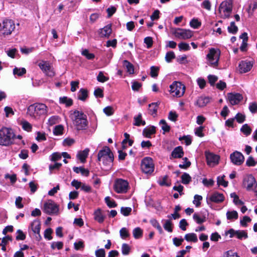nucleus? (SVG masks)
I'll return each mask as SVG.
<instances>
[{"instance_id": "obj_38", "label": "nucleus", "mask_w": 257, "mask_h": 257, "mask_svg": "<svg viewBox=\"0 0 257 257\" xmlns=\"http://www.w3.org/2000/svg\"><path fill=\"white\" fill-rule=\"evenodd\" d=\"M227 30L229 33L235 34L238 31V27L235 25L234 22H232L230 23V26L228 27Z\"/></svg>"}, {"instance_id": "obj_25", "label": "nucleus", "mask_w": 257, "mask_h": 257, "mask_svg": "<svg viewBox=\"0 0 257 257\" xmlns=\"http://www.w3.org/2000/svg\"><path fill=\"white\" fill-rule=\"evenodd\" d=\"M31 229L34 233L40 232L41 222L39 220H34L31 224Z\"/></svg>"}, {"instance_id": "obj_61", "label": "nucleus", "mask_w": 257, "mask_h": 257, "mask_svg": "<svg viewBox=\"0 0 257 257\" xmlns=\"http://www.w3.org/2000/svg\"><path fill=\"white\" fill-rule=\"evenodd\" d=\"M257 163L252 156H249L246 161V165L247 166H254Z\"/></svg>"}, {"instance_id": "obj_24", "label": "nucleus", "mask_w": 257, "mask_h": 257, "mask_svg": "<svg viewBox=\"0 0 257 257\" xmlns=\"http://www.w3.org/2000/svg\"><path fill=\"white\" fill-rule=\"evenodd\" d=\"M94 219L99 223H102L105 218V215L103 214L102 211L100 209H98L94 213Z\"/></svg>"}, {"instance_id": "obj_59", "label": "nucleus", "mask_w": 257, "mask_h": 257, "mask_svg": "<svg viewBox=\"0 0 257 257\" xmlns=\"http://www.w3.org/2000/svg\"><path fill=\"white\" fill-rule=\"evenodd\" d=\"M178 47L180 51H187L190 49V47L188 44L181 42L178 44Z\"/></svg>"}, {"instance_id": "obj_60", "label": "nucleus", "mask_w": 257, "mask_h": 257, "mask_svg": "<svg viewBox=\"0 0 257 257\" xmlns=\"http://www.w3.org/2000/svg\"><path fill=\"white\" fill-rule=\"evenodd\" d=\"M94 95L97 98H102L103 97V89L100 88H96L94 91Z\"/></svg>"}, {"instance_id": "obj_63", "label": "nucleus", "mask_w": 257, "mask_h": 257, "mask_svg": "<svg viewBox=\"0 0 257 257\" xmlns=\"http://www.w3.org/2000/svg\"><path fill=\"white\" fill-rule=\"evenodd\" d=\"M22 127L23 128L28 132L31 131L32 127L31 124L28 121H25L22 122Z\"/></svg>"}, {"instance_id": "obj_1", "label": "nucleus", "mask_w": 257, "mask_h": 257, "mask_svg": "<svg viewBox=\"0 0 257 257\" xmlns=\"http://www.w3.org/2000/svg\"><path fill=\"white\" fill-rule=\"evenodd\" d=\"M70 117L72 120L73 124L77 131L87 129L88 124L87 116L82 111L77 110L71 111Z\"/></svg>"}, {"instance_id": "obj_50", "label": "nucleus", "mask_w": 257, "mask_h": 257, "mask_svg": "<svg viewBox=\"0 0 257 257\" xmlns=\"http://www.w3.org/2000/svg\"><path fill=\"white\" fill-rule=\"evenodd\" d=\"M82 55L84 56L88 60H92L95 57L94 54L90 53L87 49H85L82 51Z\"/></svg>"}, {"instance_id": "obj_7", "label": "nucleus", "mask_w": 257, "mask_h": 257, "mask_svg": "<svg viewBox=\"0 0 257 257\" xmlns=\"http://www.w3.org/2000/svg\"><path fill=\"white\" fill-rule=\"evenodd\" d=\"M141 169L146 174H151L154 170V165L152 159L145 157L141 162Z\"/></svg>"}, {"instance_id": "obj_12", "label": "nucleus", "mask_w": 257, "mask_h": 257, "mask_svg": "<svg viewBox=\"0 0 257 257\" xmlns=\"http://www.w3.org/2000/svg\"><path fill=\"white\" fill-rule=\"evenodd\" d=\"M231 162L235 165H241L244 161V157L242 154L238 151H235L230 155Z\"/></svg>"}, {"instance_id": "obj_33", "label": "nucleus", "mask_w": 257, "mask_h": 257, "mask_svg": "<svg viewBox=\"0 0 257 257\" xmlns=\"http://www.w3.org/2000/svg\"><path fill=\"white\" fill-rule=\"evenodd\" d=\"M226 217L228 220L237 219L238 218V213L236 211H227Z\"/></svg>"}, {"instance_id": "obj_40", "label": "nucleus", "mask_w": 257, "mask_h": 257, "mask_svg": "<svg viewBox=\"0 0 257 257\" xmlns=\"http://www.w3.org/2000/svg\"><path fill=\"white\" fill-rule=\"evenodd\" d=\"M26 73V70L24 68H18L15 67L13 69V73L14 75H17L19 76H22Z\"/></svg>"}, {"instance_id": "obj_17", "label": "nucleus", "mask_w": 257, "mask_h": 257, "mask_svg": "<svg viewBox=\"0 0 257 257\" xmlns=\"http://www.w3.org/2000/svg\"><path fill=\"white\" fill-rule=\"evenodd\" d=\"M205 156L208 165H213L218 164L219 159V156L210 152H206Z\"/></svg>"}, {"instance_id": "obj_47", "label": "nucleus", "mask_w": 257, "mask_h": 257, "mask_svg": "<svg viewBox=\"0 0 257 257\" xmlns=\"http://www.w3.org/2000/svg\"><path fill=\"white\" fill-rule=\"evenodd\" d=\"M160 124L162 125L161 128L164 132H168L170 131V127L168 125L166 121L164 119H161Z\"/></svg>"}, {"instance_id": "obj_45", "label": "nucleus", "mask_w": 257, "mask_h": 257, "mask_svg": "<svg viewBox=\"0 0 257 257\" xmlns=\"http://www.w3.org/2000/svg\"><path fill=\"white\" fill-rule=\"evenodd\" d=\"M105 201L107 205L110 208L115 207L117 206L115 201L113 200H111L110 198L108 196L105 197Z\"/></svg>"}, {"instance_id": "obj_64", "label": "nucleus", "mask_w": 257, "mask_h": 257, "mask_svg": "<svg viewBox=\"0 0 257 257\" xmlns=\"http://www.w3.org/2000/svg\"><path fill=\"white\" fill-rule=\"evenodd\" d=\"M95 255L96 257H105V251L103 248L97 249L95 251Z\"/></svg>"}, {"instance_id": "obj_41", "label": "nucleus", "mask_w": 257, "mask_h": 257, "mask_svg": "<svg viewBox=\"0 0 257 257\" xmlns=\"http://www.w3.org/2000/svg\"><path fill=\"white\" fill-rule=\"evenodd\" d=\"M235 235L238 239H241L242 238H247L248 235L245 230H236Z\"/></svg>"}, {"instance_id": "obj_9", "label": "nucleus", "mask_w": 257, "mask_h": 257, "mask_svg": "<svg viewBox=\"0 0 257 257\" xmlns=\"http://www.w3.org/2000/svg\"><path fill=\"white\" fill-rule=\"evenodd\" d=\"M128 183L122 179H117L114 184V189L118 193H124L127 191Z\"/></svg>"}, {"instance_id": "obj_4", "label": "nucleus", "mask_w": 257, "mask_h": 257, "mask_svg": "<svg viewBox=\"0 0 257 257\" xmlns=\"http://www.w3.org/2000/svg\"><path fill=\"white\" fill-rule=\"evenodd\" d=\"M98 161H102L106 165H110L114 160L113 154L109 147L105 146L100 150L97 155Z\"/></svg>"}, {"instance_id": "obj_26", "label": "nucleus", "mask_w": 257, "mask_h": 257, "mask_svg": "<svg viewBox=\"0 0 257 257\" xmlns=\"http://www.w3.org/2000/svg\"><path fill=\"white\" fill-rule=\"evenodd\" d=\"M156 133V127L151 126L149 127L145 128L143 131V135L146 137L150 138L151 136Z\"/></svg>"}, {"instance_id": "obj_53", "label": "nucleus", "mask_w": 257, "mask_h": 257, "mask_svg": "<svg viewBox=\"0 0 257 257\" xmlns=\"http://www.w3.org/2000/svg\"><path fill=\"white\" fill-rule=\"evenodd\" d=\"M52 232L53 230L51 228H47L44 231V237L48 240H51L52 239V236H51Z\"/></svg>"}, {"instance_id": "obj_34", "label": "nucleus", "mask_w": 257, "mask_h": 257, "mask_svg": "<svg viewBox=\"0 0 257 257\" xmlns=\"http://www.w3.org/2000/svg\"><path fill=\"white\" fill-rule=\"evenodd\" d=\"M150 223L153 225V226H154V227L158 229V231L159 232V233L160 234H162L163 233V230L161 225H160L159 223L156 219H151L150 220Z\"/></svg>"}, {"instance_id": "obj_62", "label": "nucleus", "mask_w": 257, "mask_h": 257, "mask_svg": "<svg viewBox=\"0 0 257 257\" xmlns=\"http://www.w3.org/2000/svg\"><path fill=\"white\" fill-rule=\"evenodd\" d=\"M193 219L198 224H201L205 221V218H201L197 213L193 215Z\"/></svg>"}, {"instance_id": "obj_5", "label": "nucleus", "mask_w": 257, "mask_h": 257, "mask_svg": "<svg viewBox=\"0 0 257 257\" xmlns=\"http://www.w3.org/2000/svg\"><path fill=\"white\" fill-rule=\"evenodd\" d=\"M232 10V2L231 0L223 2L219 8V12L222 18H228Z\"/></svg>"}, {"instance_id": "obj_32", "label": "nucleus", "mask_w": 257, "mask_h": 257, "mask_svg": "<svg viewBox=\"0 0 257 257\" xmlns=\"http://www.w3.org/2000/svg\"><path fill=\"white\" fill-rule=\"evenodd\" d=\"M184 239L188 241H192L194 242H196L198 241L197 236L194 233H190L185 234Z\"/></svg>"}, {"instance_id": "obj_3", "label": "nucleus", "mask_w": 257, "mask_h": 257, "mask_svg": "<svg viewBox=\"0 0 257 257\" xmlns=\"http://www.w3.org/2000/svg\"><path fill=\"white\" fill-rule=\"evenodd\" d=\"M47 112L48 107L44 103H36L30 105L27 109V114L36 119L46 115Z\"/></svg>"}, {"instance_id": "obj_39", "label": "nucleus", "mask_w": 257, "mask_h": 257, "mask_svg": "<svg viewBox=\"0 0 257 257\" xmlns=\"http://www.w3.org/2000/svg\"><path fill=\"white\" fill-rule=\"evenodd\" d=\"M182 183L184 184H188L191 181V177L187 173H184L181 176Z\"/></svg>"}, {"instance_id": "obj_43", "label": "nucleus", "mask_w": 257, "mask_h": 257, "mask_svg": "<svg viewBox=\"0 0 257 257\" xmlns=\"http://www.w3.org/2000/svg\"><path fill=\"white\" fill-rule=\"evenodd\" d=\"M230 197L233 198V203L235 205H241L243 204V201L239 200L238 196L235 194V193H231Z\"/></svg>"}, {"instance_id": "obj_2", "label": "nucleus", "mask_w": 257, "mask_h": 257, "mask_svg": "<svg viewBox=\"0 0 257 257\" xmlns=\"http://www.w3.org/2000/svg\"><path fill=\"white\" fill-rule=\"evenodd\" d=\"M15 139L16 135L12 129L6 127L0 129V145L9 146L15 143L20 145L15 142Z\"/></svg>"}, {"instance_id": "obj_49", "label": "nucleus", "mask_w": 257, "mask_h": 257, "mask_svg": "<svg viewBox=\"0 0 257 257\" xmlns=\"http://www.w3.org/2000/svg\"><path fill=\"white\" fill-rule=\"evenodd\" d=\"M203 198L201 195H195L194 197L193 203L195 205L196 207H198L201 205V201Z\"/></svg>"}, {"instance_id": "obj_19", "label": "nucleus", "mask_w": 257, "mask_h": 257, "mask_svg": "<svg viewBox=\"0 0 257 257\" xmlns=\"http://www.w3.org/2000/svg\"><path fill=\"white\" fill-rule=\"evenodd\" d=\"M228 98L232 105H235L242 100V96L239 93H228Z\"/></svg>"}, {"instance_id": "obj_46", "label": "nucleus", "mask_w": 257, "mask_h": 257, "mask_svg": "<svg viewBox=\"0 0 257 257\" xmlns=\"http://www.w3.org/2000/svg\"><path fill=\"white\" fill-rule=\"evenodd\" d=\"M64 128L62 125H58L55 127L53 130V133L55 135L58 136L63 134Z\"/></svg>"}, {"instance_id": "obj_52", "label": "nucleus", "mask_w": 257, "mask_h": 257, "mask_svg": "<svg viewBox=\"0 0 257 257\" xmlns=\"http://www.w3.org/2000/svg\"><path fill=\"white\" fill-rule=\"evenodd\" d=\"M120 236L123 239H125L130 236L128 230L125 227L122 228L120 231Z\"/></svg>"}, {"instance_id": "obj_10", "label": "nucleus", "mask_w": 257, "mask_h": 257, "mask_svg": "<svg viewBox=\"0 0 257 257\" xmlns=\"http://www.w3.org/2000/svg\"><path fill=\"white\" fill-rule=\"evenodd\" d=\"M58 211V206L52 200H49L44 204L43 211L47 214H57Z\"/></svg>"}, {"instance_id": "obj_58", "label": "nucleus", "mask_w": 257, "mask_h": 257, "mask_svg": "<svg viewBox=\"0 0 257 257\" xmlns=\"http://www.w3.org/2000/svg\"><path fill=\"white\" fill-rule=\"evenodd\" d=\"M234 118V119H235L238 123H241L245 120V116L240 113H237Z\"/></svg>"}, {"instance_id": "obj_16", "label": "nucleus", "mask_w": 257, "mask_h": 257, "mask_svg": "<svg viewBox=\"0 0 257 257\" xmlns=\"http://www.w3.org/2000/svg\"><path fill=\"white\" fill-rule=\"evenodd\" d=\"M253 63L250 61H241L239 64V70L240 73H243L247 72L252 68Z\"/></svg>"}, {"instance_id": "obj_35", "label": "nucleus", "mask_w": 257, "mask_h": 257, "mask_svg": "<svg viewBox=\"0 0 257 257\" xmlns=\"http://www.w3.org/2000/svg\"><path fill=\"white\" fill-rule=\"evenodd\" d=\"M133 234L134 237L138 239L141 238L143 235V230L140 227H136L135 228L133 231Z\"/></svg>"}, {"instance_id": "obj_44", "label": "nucleus", "mask_w": 257, "mask_h": 257, "mask_svg": "<svg viewBox=\"0 0 257 257\" xmlns=\"http://www.w3.org/2000/svg\"><path fill=\"white\" fill-rule=\"evenodd\" d=\"M109 78L104 75L103 72L100 71L97 76V80L100 82L103 83L108 80Z\"/></svg>"}, {"instance_id": "obj_28", "label": "nucleus", "mask_w": 257, "mask_h": 257, "mask_svg": "<svg viewBox=\"0 0 257 257\" xmlns=\"http://www.w3.org/2000/svg\"><path fill=\"white\" fill-rule=\"evenodd\" d=\"M123 66L126 68L127 72L130 74H132L134 73V65L131 63L127 60H123Z\"/></svg>"}, {"instance_id": "obj_54", "label": "nucleus", "mask_w": 257, "mask_h": 257, "mask_svg": "<svg viewBox=\"0 0 257 257\" xmlns=\"http://www.w3.org/2000/svg\"><path fill=\"white\" fill-rule=\"evenodd\" d=\"M184 161L183 164H180L179 165V168L181 169H187L191 165V162L188 160V159L185 157L183 158Z\"/></svg>"}, {"instance_id": "obj_22", "label": "nucleus", "mask_w": 257, "mask_h": 257, "mask_svg": "<svg viewBox=\"0 0 257 257\" xmlns=\"http://www.w3.org/2000/svg\"><path fill=\"white\" fill-rule=\"evenodd\" d=\"M184 155L183 148L181 146L176 147L172 152L171 156L174 158H181Z\"/></svg>"}, {"instance_id": "obj_13", "label": "nucleus", "mask_w": 257, "mask_h": 257, "mask_svg": "<svg viewBox=\"0 0 257 257\" xmlns=\"http://www.w3.org/2000/svg\"><path fill=\"white\" fill-rule=\"evenodd\" d=\"M3 34L9 35L11 34L15 29V24L12 20L6 19L3 21Z\"/></svg>"}, {"instance_id": "obj_6", "label": "nucleus", "mask_w": 257, "mask_h": 257, "mask_svg": "<svg viewBox=\"0 0 257 257\" xmlns=\"http://www.w3.org/2000/svg\"><path fill=\"white\" fill-rule=\"evenodd\" d=\"M170 92L173 95L180 97L183 95L185 91V86L182 83L174 82L170 86Z\"/></svg>"}, {"instance_id": "obj_31", "label": "nucleus", "mask_w": 257, "mask_h": 257, "mask_svg": "<svg viewBox=\"0 0 257 257\" xmlns=\"http://www.w3.org/2000/svg\"><path fill=\"white\" fill-rule=\"evenodd\" d=\"M59 102L60 103L65 104L66 107L70 106L73 104L72 99L66 96L60 97Z\"/></svg>"}, {"instance_id": "obj_29", "label": "nucleus", "mask_w": 257, "mask_h": 257, "mask_svg": "<svg viewBox=\"0 0 257 257\" xmlns=\"http://www.w3.org/2000/svg\"><path fill=\"white\" fill-rule=\"evenodd\" d=\"M77 97L78 99L85 101L88 97L87 90L84 88L80 89L78 93Z\"/></svg>"}, {"instance_id": "obj_51", "label": "nucleus", "mask_w": 257, "mask_h": 257, "mask_svg": "<svg viewBox=\"0 0 257 257\" xmlns=\"http://www.w3.org/2000/svg\"><path fill=\"white\" fill-rule=\"evenodd\" d=\"M175 58V55L173 51H170L166 53L165 56L166 61L169 63L171 62L172 59Z\"/></svg>"}, {"instance_id": "obj_37", "label": "nucleus", "mask_w": 257, "mask_h": 257, "mask_svg": "<svg viewBox=\"0 0 257 257\" xmlns=\"http://www.w3.org/2000/svg\"><path fill=\"white\" fill-rule=\"evenodd\" d=\"M240 131L245 136H247L251 134V128L247 124H244L241 127Z\"/></svg>"}, {"instance_id": "obj_20", "label": "nucleus", "mask_w": 257, "mask_h": 257, "mask_svg": "<svg viewBox=\"0 0 257 257\" xmlns=\"http://www.w3.org/2000/svg\"><path fill=\"white\" fill-rule=\"evenodd\" d=\"M111 32V25L109 24L99 30V35L101 37L108 38Z\"/></svg>"}, {"instance_id": "obj_23", "label": "nucleus", "mask_w": 257, "mask_h": 257, "mask_svg": "<svg viewBox=\"0 0 257 257\" xmlns=\"http://www.w3.org/2000/svg\"><path fill=\"white\" fill-rule=\"evenodd\" d=\"M210 99L209 97L201 96L198 98L196 104L199 107H204L210 102Z\"/></svg>"}, {"instance_id": "obj_15", "label": "nucleus", "mask_w": 257, "mask_h": 257, "mask_svg": "<svg viewBox=\"0 0 257 257\" xmlns=\"http://www.w3.org/2000/svg\"><path fill=\"white\" fill-rule=\"evenodd\" d=\"M175 36L179 39H188L193 36V32L190 30L178 29L174 32Z\"/></svg>"}, {"instance_id": "obj_55", "label": "nucleus", "mask_w": 257, "mask_h": 257, "mask_svg": "<svg viewBox=\"0 0 257 257\" xmlns=\"http://www.w3.org/2000/svg\"><path fill=\"white\" fill-rule=\"evenodd\" d=\"M132 211V208L131 207H122L120 208V212L124 216H128Z\"/></svg>"}, {"instance_id": "obj_42", "label": "nucleus", "mask_w": 257, "mask_h": 257, "mask_svg": "<svg viewBox=\"0 0 257 257\" xmlns=\"http://www.w3.org/2000/svg\"><path fill=\"white\" fill-rule=\"evenodd\" d=\"M131 251V247L127 243H123L121 246V252L123 255H128Z\"/></svg>"}, {"instance_id": "obj_48", "label": "nucleus", "mask_w": 257, "mask_h": 257, "mask_svg": "<svg viewBox=\"0 0 257 257\" xmlns=\"http://www.w3.org/2000/svg\"><path fill=\"white\" fill-rule=\"evenodd\" d=\"M16 239L17 240H23L26 238V234L21 229H18L16 232Z\"/></svg>"}, {"instance_id": "obj_18", "label": "nucleus", "mask_w": 257, "mask_h": 257, "mask_svg": "<svg viewBox=\"0 0 257 257\" xmlns=\"http://www.w3.org/2000/svg\"><path fill=\"white\" fill-rule=\"evenodd\" d=\"M209 200L211 202L219 203L224 201V196L223 194L215 192L210 196Z\"/></svg>"}, {"instance_id": "obj_27", "label": "nucleus", "mask_w": 257, "mask_h": 257, "mask_svg": "<svg viewBox=\"0 0 257 257\" xmlns=\"http://www.w3.org/2000/svg\"><path fill=\"white\" fill-rule=\"evenodd\" d=\"M89 150L88 148L85 149L82 151H80L77 154V157L80 160L82 163H84L86 160V158L88 155Z\"/></svg>"}, {"instance_id": "obj_14", "label": "nucleus", "mask_w": 257, "mask_h": 257, "mask_svg": "<svg viewBox=\"0 0 257 257\" xmlns=\"http://www.w3.org/2000/svg\"><path fill=\"white\" fill-rule=\"evenodd\" d=\"M39 66L41 69L47 75L50 77H53L55 75L53 68L50 63L47 61H42L39 64Z\"/></svg>"}, {"instance_id": "obj_56", "label": "nucleus", "mask_w": 257, "mask_h": 257, "mask_svg": "<svg viewBox=\"0 0 257 257\" xmlns=\"http://www.w3.org/2000/svg\"><path fill=\"white\" fill-rule=\"evenodd\" d=\"M201 23L197 19H193L190 22V25L191 27L197 29L201 26Z\"/></svg>"}, {"instance_id": "obj_21", "label": "nucleus", "mask_w": 257, "mask_h": 257, "mask_svg": "<svg viewBox=\"0 0 257 257\" xmlns=\"http://www.w3.org/2000/svg\"><path fill=\"white\" fill-rule=\"evenodd\" d=\"M160 103L159 102H153L149 104V113L153 117H155L157 115V110Z\"/></svg>"}, {"instance_id": "obj_30", "label": "nucleus", "mask_w": 257, "mask_h": 257, "mask_svg": "<svg viewBox=\"0 0 257 257\" xmlns=\"http://www.w3.org/2000/svg\"><path fill=\"white\" fill-rule=\"evenodd\" d=\"M73 170L74 172H75L76 173L78 174V173H80L82 175H84L85 176H88V175L89 174V170L84 168L82 167H74L73 168Z\"/></svg>"}, {"instance_id": "obj_36", "label": "nucleus", "mask_w": 257, "mask_h": 257, "mask_svg": "<svg viewBox=\"0 0 257 257\" xmlns=\"http://www.w3.org/2000/svg\"><path fill=\"white\" fill-rule=\"evenodd\" d=\"M172 225L173 224L171 220L170 219H168L165 220L163 227L166 231L169 232H172L173 231Z\"/></svg>"}, {"instance_id": "obj_8", "label": "nucleus", "mask_w": 257, "mask_h": 257, "mask_svg": "<svg viewBox=\"0 0 257 257\" xmlns=\"http://www.w3.org/2000/svg\"><path fill=\"white\" fill-rule=\"evenodd\" d=\"M220 56V51L214 48H211L208 54L207 55V58L209 62L210 65L213 67H216L218 64V61Z\"/></svg>"}, {"instance_id": "obj_57", "label": "nucleus", "mask_w": 257, "mask_h": 257, "mask_svg": "<svg viewBox=\"0 0 257 257\" xmlns=\"http://www.w3.org/2000/svg\"><path fill=\"white\" fill-rule=\"evenodd\" d=\"M63 246V243L61 241H58V242H53L51 243V247L53 249H55L57 248L58 249H61L62 248Z\"/></svg>"}, {"instance_id": "obj_11", "label": "nucleus", "mask_w": 257, "mask_h": 257, "mask_svg": "<svg viewBox=\"0 0 257 257\" xmlns=\"http://www.w3.org/2000/svg\"><path fill=\"white\" fill-rule=\"evenodd\" d=\"M243 184L247 191H253L257 187V182L252 175L247 176L244 179Z\"/></svg>"}]
</instances>
